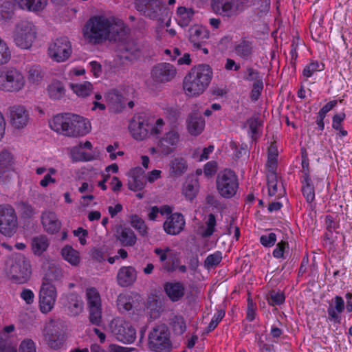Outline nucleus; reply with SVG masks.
<instances>
[{
	"mask_svg": "<svg viewBox=\"0 0 352 352\" xmlns=\"http://www.w3.org/2000/svg\"><path fill=\"white\" fill-rule=\"evenodd\" d=\"M126 32L122 21L103 15L94 16L85 23L83 36L91 44L98 45L106 41H122Z\"/></svg>",
	"mask_w": 352,
	"mask_h": 352,
	"instance_id": "nucleus-1",
	"label": "nucleus"
},
{
	"mask_svg": "<svg viewBox=\"0 0 352 352\" xmlns=\"http://www.w3.org/2000/svg\"><path fill=\"white\" fill-rule=\"evenodd\" d=\"M54 131L69 137L82 136L90 131V124L83 117L69 113L55 116L50 123Z\"/></svg>",
	"mask_w": 352,
	"mask_h": 352,
	"instance_id": "nucleus-2",
	"label": "nucleus"
},
{
	"mask_svg": "<svg viewBox=\"0 0 352 352\" xmlns=\"http://www.w3.org/2000/svg\"><path fill=\"white\" fill-rule=\"evenodd\" d=\"M212 75V69L207 64L192 67L184 79L183 87L186 94L190 96L203 94L209 86Z\"/></svg>",
	"mask_w": 352,
	"mask_h": 352,
	"instance_id": "nucleus-3",
	"label": "nucleus"
},
{
	"mask_svg": "<svg viewBox=\"0 0 352 352\" xmlns=\"http://www.w3.org/2000/svg\"><path fill=\"white\" fill-rule=\"evenodd\" d=\"M8 274L13 283L24 284L30 280L32 267L30 261L23 254H12L8 259Z\"/></svg>",
	"mask_w": 352,
	"mask_h": 352,
	"instance_id": "nucleus-4",
	"label": "nucleus"
},
{
	"mask_svg": "<svg viewBox=\"0 0 352 352\" xmlns=\"http://www.w3.org/2000/svg\"><path fill=\"white\" fill-rule=\"evenodd\" d=\"M25 85V76L22 72L14 67L0 68V91L17 93Z\"/></svg>",
	"mask_w": 352,
	"mask_h": 352,
	"instance_id": "nucleus-5",
	"label": "nucleus"
},
{
	"mask_svg": "<svg viewBox=\"0 0 352 352\" xmlns=\"http://www.w3.org/2000/svg\"><path fill=\"white\" fill-rule=\"evenodd\" d=\"M253 0H211L212 11L222 17L230 19L237 16Z\"/></svg>",
	"mask_w": 352,
	"mask_h": 352,
	"instance_id": "nucleus-6",
	"label": "nucleus"
},
{
	"mask_svg": "<svg viewBox=\"0 0 352 352\" xmlns=\"http://www.w3.org/2000/svg\"><path fill=\"white\" fill-rule=\"evenodd\" d=\"M36 27L31 21L22 20L16 25L14 43L21 49H30L36 40Z\"/></svg>",
	"mask_w": 352,
	"mask_h": 352,
	"instance_id": "nucleus-7",
	"label": "nucleus"
},
{
	"mask_svg": "<svg viewBox=\"0 0 352 352\" xmlns=\"http://www.w3.org/2000/svg\"><path fill=\"white\" fill-rule=\"evenodd\" d=\"M216 184L221 197L231 198L235 195L239 188L237 175L230 169H224L218 173Z\"/></svg>",
	"mask_w": 352,
	"mask_h": 352,
	"instance_id": "nucleus-8",
	"label": "nucleus"
},
{
	"mask_svg": "<svg viewBox=\"0 0 352 352\" xmlns=\"http://www.w3.org/2000/svg\"><path fill=\"white\" fill-rule=\"evenodd\" d=\"M148 347L155 352L167 351L171 348L170 333L165 324L155 326L149 333Z\"/></svg>",
	"mask_w": 352,
	"mask_h": 352,
	"instance_id": "nucleus-9",
	"label": "nucleus"
},
{
	"mask_svg": "<svg viewBox=\"0 0 352 352\" xmlns=\"http://www.w3.org/2000/svg\"><path fill=\"white\" fill-rule=\"evenodd\" d=\"M135 7L143 16L153 20H161L168 10L160 0H135Z\"/></svg>",
	"mask_w": 352,
	"mask_h": 352,
	"instance_id": "nucleus-10",
	"label": "nucleus"
},
{
	"mask_svg": "<svg viewBox=\"0 0 352 352\" xmlns=\"http://www.w3.org/2000/svg\"><path fill=\"white\" fill-rule=\"evenodd\" d=\"M18 228L17 217L14 208L9 205L0 206V232L10 237Z\"/></svg>",
	"mask_w": 352,
	"mask_h": 352,
	"instance_id": "nucleus-11",
	"label": "nucleus"
},
{
	"mask_svg": "<svg viewBox=\"0 0 352 352\" xmlns=\"http://www.w3.org/2000/svg\"><path fill=\"white\" fill-rule=\"evenodd\" d=\"M110 329L116 338L123 343L129 344L136 338L135 330L126 321L122 318L113 319L110 323Z\"/></svg>",
	"mask_w": 352,
	"mask_h": 352,
	"instance_id": "nucleus-12",
	"label": "nucleus"
},
{
	"mask_svg": "<svg viewBox=\"0 0 352 352\" xmlns=\"http://www.w3.org/2000/svg\"><path fill=\"white\" fill-rule=\"evenodd\" d=\"M151 118L145 113H139L131 120L129 129L133 138L137 140L146 138L151 131Z\"/></svg>",
	"mask_w": 352,
	"mask_h": 352,
	"instance_id": "nucleus-13",
	"label": "nucleus"
},
{
	"mask_svg": "<svg viewBox=\"0 0 352 352\" xmlns=\"http://www.w3.org/2000/svg\"><path fill=\"white\" fill-rule=\"evenodd\" d=\"M176 75V67L168 63H157L151 70V78L155 85L170 82L175 78Z\"/></svg>",
	"mask_w": 352,
	"mask_h": 352,
	"instance_id": "nucleus-14",
	"label": "nucleus"
},
{
	"mask_svg": "<svg viewBox=\"0 0 352 352\" xmlns=\"http://www.w3.org/2000/svg\"><path fill=\"white\" fill-rule=\"evenodd\" d=\"M57 298L56 287L51 283H42L39 291V307L43 314L52 311Z\"/></svg>",
	"mask_w": 352,
	"mask_h": 352,
	"instance_id": "nucleus-15",
	"label": "nucleus"
},
{
	"mask_svg": "<svg viewBox=\"0 0 352 352\" xmlns=\"http://www.w3.org/2000/svg\"><path fill=\"white\" fill-rule=\"evenodd\" d=\"M72 45L67 37L56 38L48 47L50 56L57 62H63L72 54Z\"/></svg>",
	"mask_w": 352,
	"mask_h": 352,
	"instance_id": "nucleus-16",
	"label": "nucleus"
},
{
	"mask_svg": "<svg viewBox=\"0 0 352 352\" xmlns=\"http://www.w3.org/2000/svg\"><path fill=\"white\" fill-rule=\"evenodd\" d=\"M185 226V220L181 213L171 214L164 223L163 227L165 232L171 235L179 234Z\"/></svg>",
	"mask_w": 352,
	"mask_h": 352,
	"instance_id": "nucleus-17",
	"label": "nucleus"
},
{
	"mask_svg": "<svg viewBox=\"0 0 352 352\" xmlns=\"http://www.w3.org/2000/svg\"><path fill=\"white\" fill-rule=\"evenodd\" d=\"M10 113L11 123L16 129H22L29 122V113L23 106H13L10 108Z\"/></svg>",
	"mask_w": 352,
	"mask_h": 352,
	"instance_id": "nucleus-18",
	"label": "nucleus"
},
{
	"mask_svg": "<svg viewBox=\"0 0 352 352\" xmlns=\"http://www.w3.org/2000/svg\"><path fill=\"white\" fill-rule=\"evenodd\" d=\"M179 140V135L174 129L166 133L159 141L157 147L159 151L164 155H169L173 151V146H176Z\"/></svg>",
	"mask_w": 352,
	"mask_h": 352,
	"instance_id": "nucleus-19",
	"label": "nucleus"
},
{
	"mask_svg": "<svg viewBox=\"0 0 352 352\" xmlns=\"http://www.w3.org/2000/svg\"><path fill=\"white\" fill-rule=\"evenodd\" d=\"M189 41L193 49L199 50L209 38L208 31L201 26H193L189 29Z\"/></svg>",
	"mask_w": 352,
	"mask_h": 352,
	"instance_id": "nucleus-20",
	"label": "nucleus"
},
{
	"mask_svg": "<svg viewBox=\"0 0 352 352\" xmlns=\"http://www.w3.org/2000/svg\"><path fill=\"white\" fill-rule=\"evenodd\" d=\"M13 157L7 151H2L0 153V181L6 182L11 176L13 170Z\"/></svg>",
	"mask_w": 352,
	"mask_h": 352,
	"instance_id": "nucleus-21",
	"label": "nucleus"
},
{
	"mask_svg": "<svg viewBox=\"0 0 352 352\" xmlns=\"http://www.w3.org/2000/svg\"><path fill=\"white\" fill-rule=\"evenodd\" d=\"M120 50L121 58L132 60L140 56L142 46L137 41L131 39L123 43Z\"/></svg>",
	"mask_w": 352,
	"mask_h": 352,
	"instance_id": "nucleus-22",
	"label": "nucleus"
},
{
	"mask_svg": "<svg viewBox=\"0 0 352 352\" xmlns=\"http://www.w3.org/2000/svg\"><path fill=\"white\" fill-rule=\"evenodd\" d=\"M41 223L45 231L51 234L58 232L61 227V223L56 213L52 211H45L42 213Z\"/></svg>",
	"mask_w": 352,
	"mask_h": 352,
	"instance_id": "nucleus-23",
	"label": "nucleus"
},
{
	"mask_svg": "<svg viewBox=\"0 0 352 352\" xmlns=\"http://www.w3.org/2000/svg\"><path fill=\"white\" fill-rule=\"evenodd\" d=\"M116 278L120 286H131L137 280V271L132 266L122 267L118 272Z\"/></svg>",
	"mask_w": 352,
	"mask_h": 352,
	"instance_id": "nucleus-24",
	"label": "nucleus"
},
{
	"mask_svg": "<svg viewBox=\"0 0 352 352\" xmlns=\"http://www.w3.org/2000/svg\"><path fill=\"white\" fill-rule=\"evenodd\" d=\"M45 272L42 283L59 281L63 277L61 269L55 263L46 262L43 265Z\"/></svg>",
	"mask_w": 352,
	"mask_h": 352,
	"instance_id": "nucleus-25",
	"label": "nucleus"
},
{
	"mask_svg": "<svg viewBox=\"0 0 352 352\" xmlns=\"http://www.w3.org/2000/svg\"><path fill=\"white\" fill-rule=\"evenodd\" d=\"M116 237L124 247H133L137 242V236L130 228L120 226L117 228Z\"/></svg>",
	"mask_w": 352,
	"mask_h": 352,
	"instance_id": "nucleus-26",
	"label": "nucleus"
},
{
	"mask_svg": "<svg viewBox=\"0 0 352 352\" xmlns=\"http://www.w3.org/2000/svg\"><path fill=\"white\" fill-rule=\"evenodd\" d=\"M131 177L128 181V187L133 191L141 190L146 184L144 171L140 167H137L131 171Z\"/></svg>",
	"mask_w": 352,
	"mask_h": 352,
	"instance_id": "nucleus-27",
	"label": "nucleus"
},
{
	"mask_svg": "<svg viewBox=\"0 0 352 352\" xmlns=\"http://www.w3.org/2000/svg\"><path fill=\"white\" fill-rule=\"evenodd\" d=\"M199 188L198 179L195 176L188 177L182 186V194L186 199L192 201L196 197Z\"/></svg>",
	"mask_w": 352,
	"mask_h": 352,
	"instance_id": "nucleus-28",
	"label": "nucleus"
},
{
	"mask_svg": "<svg viewBox=\"0 0 352 352\" xmlns=\"http://www.w3.org/2000/svg\"><path fill=\"white\" fill-rule=\"evenodd\" d=\"M106 100L110 109L116 113L120 112L125 107L124 98L116 90H111L106 95Z\"/></svg>",
	"mask_w": 352,
	"mask_h": 352,
	"instance_id": "nucleus-29",
	"label": "nucleus"
},
{
	"mask_svg": "<svg viewBox=\"0 0 352 352\" xmlns=\"http://www.w3.org/2000/svg\"><path fill=\"white\" fill-rule=\"evenodd\" d=\"M67 303L65 307L70 316H76L83 310V302L77 294L72 293L67 296Z\"/></svg>",
	"mask_w": 352,
	"mask_h": 352,
	"instance_id": "nucleus-30",
	"label": "nucleus"
},
{
	"mask_svg": "<svg viewBox=\"0 0 352 352\" xmlns=\"http://www.w3.org/2000/svg\"><path fill=\"white\" fill-rule=\"evenodd\" d=\"M205 126V120L198 113H192L188 120V129L193 135L200 134Z\"/></svg>",
	"mask_w": 352,
	"mask_h": 352,
	"instance_id": "nucleus-31",
	"label": "nucleus"
},
{
	"mask_svg": "<svg viewBox=\"0 0 352 352\" xmlns=\"http://www.w3.org/2000/svg\"><path fill=\"white\" fill-rule=\"evenodd\" d=\"M164 290L167 296L172 301H178L182 298L185 292L184 285L179 282L166 283L164 285Z\"/></svg>",
	"mask_w": 352,
	"mask_h": 352,
	"instance_id": "nucleus-32",
	"label": "nucleus"
},
{
	"mask_svg": "<svg viewBox=\"0 0 352 352\" xmlns=\"http://www.w3.org/2000/svg\"><path fill=\"white\" fill-rule=\"evenodd\" d=\"M235 54L244 60L251 58L254 52L252 42L242 39L236 43L234 48Z\"/></svg>",
	"mask_w": 352,
	"mask_h": 352,
	"instance_id": "nucleus-33",
	"label": "nucleus"
},
{
	"mask_svg": "<svg viewBox=\"0 0 352 352\" xmlns=\"http://www.w3.org/2000/svg\"><path fill=\"white\" fill-rule=\"evenodd\" d=\"M188 168L186 160L183 157H175L169 163V173L172 177H180Z\"/></svg>",
	"mask_w": 352,
	"mask_h": 352,
	"instance_id": "nucleus-34",
	"label": "nucleus"
},
{
	"mask_svg": "<svg viewBox=\"0 0 352 352\" xmlns=\"http://www.w3.org/2000/svg\"><path fill=\"white\" fill-rule=\"evenodd\" d=\"M49 241L45 235H38L32 239L31 246L35 255H41L48 248Z\"/></svg>",
	"mask_w": 352,
	"mask_h": 352,
	"instance_id": "nucleus-35",
	"label": "nucleus"
},
{
	"mask_svg": "<svg viewBox=\"0 0 352 352\" xmlns=\"http://www.w3.org/2000/svg\"><path fill=\"white\" fill-rule=\"evenodd\" d=\"M15 4L11 1H3L0 5V20L3 23L10 21L14 16Z\"/></svg>",
	"mask_w": 352,
	"mask_h": 352,
	"instance_id": "nucleus-36",
	"label": "nucleus"
},
{
	"mask_svg": "<svg viewBox=\"0 0 352 352\" xmlns=\"http://www.w3.org/2000/svg\"><path fill=\"white\" fill-rule=\"evenodd\" d=\"M335 307H329L328 308V315L331 320L336 322H340V314H341L344 309V302L342 297L336 296L335 297Z\"/></svg>",
	"mask_w": 352,
	"mask_h": 352,
	"instance_id": "nucleus-37",
	"label": "nucleus"
},
{
	"mask_svg": "<svg viewBox=\"0 0 352 352\" xmlns=\"http://www.w3.org/2000/svg\"><path fill=\"white\" fill-rule=\"evenodd\" d=\"M216 218L214 214L210 213L205 222V226L199 228L198 234L203 238L210 237L215 231Z\"/></svg>",
	"mask_w": 352,
	"mask_h": 352,
	"instance_id": "nucleus-38",
	"label": "nucleus"
},
{
	"mask_svg": "<svg viewBox=\"0 0 352 352\" xmlns=\"http://www.w3.org/2000/svg\"><path fill=\"white\" fill-rule=\"evenodd\" d=\"M19 7L30 11H39L44 9L47 0H16Z\"/></svg>",
	"mask_w": 352,
	"mask_h": 352,
	"instance_id": "nucleus-39",
	"label": "nucleus"
},
{
	"mask_svg": "<svg viewBox=\"0 0 352 352\" xmlns=\"http://www.w3.org/2000/svg\"><path fill=\"white\" fill-rule=\"evenodd\" d=\"M178 24L182 27L188 26L192 20L194 11L192 8L180 6L177 8Z\"/></svg>",
	"mask_w": 352,
	"mask_h": 352,
	"instance_id": "nucleus-40",
	"label": "nucleus"
},
{
	"mask_svg": "<svg viewBox=\"0 0 352 352\" xmlns=\"http://www.w3.org/2000/svg\"><path fill=\"white\" fill-rule=\"evenodd\" d=\"M131 226L135 229L139 234L146 237L148 234V228L145 221L138 214H131L129 217Z\"/></svg>",
	"mask_w": 352,
	"mask_h": 352,
	"instance_id": "nucleus-41",
	"label": "nucleus"
},
{
	"mask_svg": "<svg viewBox=\"0 0 352 352\" xmlns=\"http://www.w3.org/2000/svg\"><path fill=\"white\" fill-rule=\"evenodd\" d=\"M30 82L38 85L43 78V71L39 65H30L25 69Z\"/></svg>",
	"mask_w": 352,
	"mask_h": 352,
	"instance_id": "nucleus-42",
	"label": "nucleus"
},
{
	"mask_svg": "<svg viewBox=\"0 0 352 352\" xmlns=\"http://www.w3.org/2000/svg\"><path fill=\"white\" fill-rule=\"evenodd\" d=\"M87 307H95L102 305L101 298L99 292L96 287H88L85 291Z\"/></svg>",
	"mask_w": 352,
	"mask_h": 352,
	"instance_id": "nucleus-43",
	"label": "nucleus"
},
{
	"mask_svg": "<svg viewBox=\"0 0 352 352\" xmlns=\"http://www.w3.org/2000/svg\"><path fill=\"white\" fill-rule=\"evenodd\" d=\"M89 313L88 319L90 324L96 326H101L103 321L102 317V305L87 307Z\"/></svg>",
	"mask_w": 352,
	"mask_h": 352,
	"instance_id": "nucleus-44",
	"label": "nucleus"
},
{
	"mask_svg": "<svg viewBox=\"0 0 352 352\" xmlns=\"http://www.w3.org/2000/svg\"><path fill=\"white\" fill-rule=\"evenodd\" d=\"M69 87L77 96L80 97L90 95L93 89L91 83L87 81L77 84L70 83Z\"/></svg>",
	"mask_w": 352,
	"mask_h": 352,
	"instance_id": "nucleus-45",
	"label": "nucleus"
},
{
	"mask_svg": "<svg viewBox=\"0 0 352 352\" xmlns=\"http://www.w3.org/2000/svg\"><path fill=\"white\" fill-rule=\"evenodd\" d=\"M134 300L131 295L126 294H120L118 296L117 307L120 311H129L133 307Z\"/></svg>",
	"mask_w": 352,
	"mask_h": 352,
	"instance_id": "nucleus-46",
	"label": "nucleus"
},
{
	"mask_svg": "<svg viewBox=\"0 0 352 352\" xmlns=\"http://www.w3.org/2000/svg\"><path fill=\"white\" fill-rule=\"evenodd\" d=\"M61 254L65 260L72 265H77L80 262V256L78 251L71 246L67 245L62 249Z\"/></svg>",
	"mask_w": 352,
	"mask_h": 352,
	"instance_id": "nucleus-47",
	"label": "nucleus"
},
{
	"mask_svg": "<svg viewBox=\"0 0 352 352\" xmlns=\"http://www.w3.org/2000/svg\"><path fill=\"white\" fill-rule=\"evenodd\" d=\"M302 192L308 203H311L315 199L314 187L310 177L302 180Z\"/></svg>",
	"mask_w": 352,
	"mask_h": 352,
	"instance_id": "nucleus-48",
	"label": "nucleus"
},
{
	"mask_svg": "<svg viewBox=\"0 0 352 352\" xmlns=\"http://www.w3.org/2000/svg\"><path fill=\"white\" fill-rule=\"evenodd\" d=\"M170 325L177 335H182L186 330L184 318L181 316H174L170 319Z\"/></svg>",
	"mask_w": 352,
	"mask_h": 352,
	"instance_id": "nucleus-49",
	"label": "nucleus"
},
{
	"mask_svg": "<svg viewBox=\"0 0 352 352\" xmlns=\"http://www.w3.org/2000/svg\"><path fill=\"white\" fill-rule=\"evenodd\" d=\"M47 91L50 98L60 99L65 95V88L60 82H54L48 86Z\"/></svg>",
	"mask_w": 352,
	"mask_h": 352,
	"instance_id": "nucleus-50",
	"label": "nucleus"
},
{
	"mask_svg": "<svg viewBox=\"0 0 352 352\" xmlns=\"http://www.w3.org/2000/svg\"><path fill=\"white\" fill-rule=\"evenodd\" d=\"M337 100H332L327 103L318 112L316 123L318 125L319 129L322 131L324 127L323 122L325 118L326 113L331 110L336 104Z\"/></svg>",
	"mask_w": 352,
	"mask_h": 352,
	"instance_id": "nucleus-51",
	"label": "nucleus"
},
{
	"mask_svg": "<svg viewBox=\"0 0 352 352\" xmlns=\"http://www.w3.org/2000/svg\"><path fill=\"white\" fill-rule=\"evenodd\" d=\"M179 261L178 254L171 252L168 261L163 264L162 267L167 272H174L177 269Z\"/></svg>",
	"mask_w": 352,
	"mask_h": 352,
	"instance_id": "nucleus-52",
	"label": "nucleus"
},
{
	"mask_svg": "<svg viewBox=\"0 0 352 352\" xmlns=\"http://www.w3.org/2000/svg\"><path fill=\"white\" fill-rule=\"evenodd\" d=\"M11 58V51L6 42L0 38V66L6 64Z\"/></svg>",
	"mask_w": 352,
	"mask_h": 352,
	"instance_id": "nucleus-53",
	"label": "nucleus"
},
{
	"mask_svg": "<svg viewBox=\"0 0 352 352\" xmlns=\"http://www.w3.org/2000/svg\"><path fill=\"white\" fill-rule=\"evenodd\" d=\"M222 260V254L219 251L208 255L205 261L204 265L207 269H210L218 265Z\"/></svg>",
	"mask_w": 352,
	"mask_h": 352,
	"instance_id": "nucleus-54",
	"label": "nucleus"
},
{
	"mask_svg": "<svg viewBox=\"0 0 352 352\" xmlns=\"http://www.w3.org/2000/svg\"><path fill=\"white\" fill-rule=\"evenodd\" d=\"M267 177L269 195L274 196L277 192V176L274 172H271Z\"/></svg>",
	"mask_w": 352,
	"mask_h": 352,
	"instance_id": "nucleus-55",
	"label": "nucleus"
},
{
	"mask_svg": "<svg viewBox=\"0 0 352 352\" xmlns=\"http://www.w3.org/2000/svg\"><path fill=\"white\" fill-rule=\"evenodd\" d=\"M323 69L324 65L320 64L318 61H313L305 67L303 75L308 78L311 76L314 72Z\"/></svg>",
	"mask_w": 352,
	"mask_h": 352,
	"instance_id": "nucleus-56",
	"label": "nucleus"
},
{
	"mask_svg": "<svg viewBox=\"0 0 352 352\" xmlns=\"http://www.w3.org/2000/svg\"><path fill=\"white\" fill-rule=\"evenodd\" d=\"M224 316H225V311L223 310H222V309L218 310L217 312L214 314L212 319L211 320L210 322L209 323V324L206 329V333H208L213 331L217 327V326L218 325L219 322L224 317Z\"/></svg>",
	"mask_w": 352,
	"mask_h": 352,
	"instance_id": "nucleus-57",
	"label": "nucleus"
},
{
	"mask_svg": "<svg viewBox=\"0 0 352 352\" xmlns=\"http://www.w3.org/2000/svg\"><path fill=\"white\" fill-rule=\"evenodd\" d=\"M263 89V80H257V82H254L252 85V89L250 93V98L252 101H256L258 100Z\"/></svg>",
	"mask_w": 352,
	"mask_h": 352,
	"instance_id": "nucleus-58",
	"label": "nucleus"
},
{
	"mask_svg": "<svg viewBox=\"0 0 352 352\" xmlns=\"http://www.w3.org/2000/svg\"><path fill=\"white\" fill-rule=\"evenodd\" d=\"M247 122L249 126V129L251 132V136L253 139H255V136L258 133V129L261 126V122L257 117L248 119Z\"/></svg>",
	"mask_w": 352,
	"mask_h": 352,
	"instance_id": "nucleus-59",
	"label": "nucleus"
},
{
	"mask_svg": "<svg viewBox=\"0 0 352 352\" xmlns=\"http://www.w3.org/2000/svg\"><path fill=\"white\" fill-rule=\"evenodd\" d=\"M285 298V296L283 293L272 291L268 298V302L270 305L273 306L279 305L284 302Z\"/></svg>",
	"mask_w": 352,
	"mask_h": 352,
	"instance_id": "nucleus-60",
	"label": "nucleus"
},
{
	"mask_svg": "<svg viewBox=\"0 0 352 352\" xmlns=\"http://www.w3.org/2000/svg\"><path fill=\"white\" fill-rule=\"evenodd\" d=\"M276 241V234L274 232L267 234L262 235L260 237L261 243L265 247H272L274 245Z\"/></svg>",
	"mask_w": 352,
	"mask_h": 352,
	"instance_id": "nucleus-61",
	"label": "nucleus"
},
{
	"mask_svg": "<svg viewBox=\"0 0 352 352\" xmlns=\"http://www.w3.org/2000/svg\"><path fill=\"white\" fill-rule=\"evenodd\" d=\"M19 352H36L34 342L30 339L24 340L20 344Z\"/></svg>",
	"mask_w": 352,
	"mask_h": 352,
	"instance_id": "nucleus-62",
	"label": "nucleus"
},
{
	"mask_svg": "<svg viewBox=\"0 0 352 352\" xmlns=\"http://www.w3.org/2000/svg\"><path fill=\"white\" fill-rule=\"evenodd\" d=\"M247 76L244 78L245 80L248 81L257 82V80H262L261 77L259 75V72L253 69L252 67H248L246 69Z\"/></svg>",
	"mask_w": 352,
	"mask_h": 352,
	"instance_id": "nucleus-63",
	"label": "nucleus"
},
{
	"mask_svg": "<svg viewBox=\"0 0 352 352\" xmlns=\"http://www.w3.org/2000/svg\"><path fill=\"white\" fill-rule=\"evenodd\" d=\"M91 258L98 262H102L106 259V253L101 248H94L91 250Z\"/></svg>",
	"mask_w": 352,
	"mask_h": 352,
	"instance_id": "nucleus-64",
	"label": "nucleus"
}]
</instances>
